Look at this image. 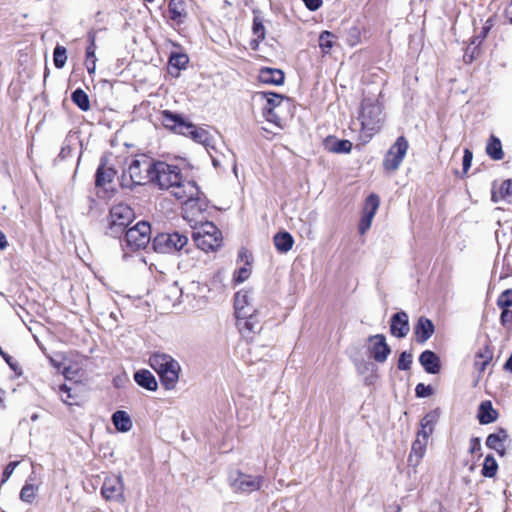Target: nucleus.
<instances>
[{"label":"nucleus","mask_w":512,"mask_h":512,"mask_svg":"<svg viewBox=\"0 0 512 512\" xmlns=\"http://www.w3.org/2000/svg\"><path fill=\"white\" fill-rule=\"evenodd\" d=\"M335 35L330 31H323L319 36V47L327 54L334 45Z\"/></svg>","instance_id":"40"},{"label":"nucleus","mask_w":512,"mask_h":512,"mask_svg":"<svg viewBox=\"0 0 512 512\" xmlns=\"http://www.w3.org/2000/svg\"><path fill=\"white\" fill-rule=\"evenodd\" d=\"M439 418L438 411H430L427 413L420 422L421 429L418 431V435L422 436V438H429V436L433 433L435 424L437 423Z\"/></svg>","instance_id":"22"},{"label":"nucleus","mask_w":512,"mask_h":512,"mask_svg":"<svg viewBox=\"0 0 512 512\" xmlns=\"http://www.w3.org/2000/svg\"><path fill=\"white\" fill-rule=\"evenodd\" d=\"M171 193L184 204L185 218L192 222L196 213H201L205 203L199 198V188L193 181H185L183 177L180 182L170 189Z\"/></svg>","instance_id":"2"},{"label":"nucleus","mask_w":512,"mask_h":512,"mask_svg":"<svg viewBox=\"0 0 512 512\" xmlns=\"http://www.w3.org/2000/svg\"><path fill=\"white\" fill-rule=\"evenodd\" d=\"M263 114L269 122L278 125L281 121V118L277 115V113H275V110H272L270 107L263 108Z\"/></svg>","instance_id":"50"},{"label":"nucleus","mask_w":512,"mask_h":512,"mask_svg":"<svg viewBox=\"0 0 512 512\" xmlns=\"http://www.w3.org/2000/svg\"><path fill=\"white\" fill-rule=\"evenodd\" d=\"M61 154H66L65 148H62Z\"/></svg>","instance_id":"63"},{"label":"nucleus","mask_w":512,"mask_h":512,"mask_svg":"<svg viewBox=\"0 0 512 512\" xmlns=\"http://www.w3.org/2000/svg\"><path fill=\"white\" fill-rule=\"evenodd\" d=\"M125 241L132 249L145 248L151 240V227L145 221L138 222L135 226L125 231Z\"/></svg>","instance_id":"9"},{"label":"nucleus","mask_w":512,"mask_h":512,"mask_svg":"<svg viewBox=\"0 0 512 512\" xmlns=\"http://www.w3.org/2000/svg\"><path fill=\"white\" fill-rule=\"evenodd\" d=\"M53 61L56 68H63L67 61V51L66 48L60 45H57L53 52Z\"/></svg>","instance_id":"41"},{"label":"nucleus","mask_w":512,"mask_h":512,"mask_svg":"<svg viewBox=\"0 0 512 512\" xmlns=\"http://www.w3.org/2000/svg\"><path fill=\"white\" fill-rule=\"evenodd\" d=\"M419 362L427 373L436 374L440 370V359L431 350H425L419 356Z\"/></svg>","instance_id":"20"},{"label":"nucleus","mask_w":512,"mask_h":512,"mask_svg":"<svg viewBox=\"0 0 512 512\" xmlns=\"http://www.w3.org/2000/svg\"><path fill=\"white\" fill-rule=\"evenodd\" d=\"M412 353L403 351L398 360V369L400 370H409L412 364Z\"/></svg>","instance_id":"46"},{"label":"nucleus","mask_w":512,"mask_h":512,"mask_svg":"<svg viewBox=\"0 0 512 512\" xmlns=\"http://www.w3.org/2000/svg\"><path fill=\"white\" fill-rule=\"evenodd\" d=\"M257 97L261 101H265L263 108L270 107L272 110H275L284 99L282 95L271 92H260L257 94Z\"/></svg>","instance_id":"37"},{"label":"nucleus","mask_w":512,"mask_h":512,"mask_svg":"<svg viewBox=\"0 0 512 512\" xmlns=\"http://www.w3.org/2000/svg\"><path fill=\"white\" fill-rule=\"evenodd\" d=\"M192 227L194 229L193 240L201 250L205 252L214 251L221 246V232L212 222H198L195 220Z\"/></svg>","instance_id":"3"},{"label":"nucleus","mask_w":512,"mask_h":512,"mask_svg":"<svg viewBox=\"0 0 512 512\" xmlns=\"http://www.w3.org/2000/svg\"><path fill=\"white\" fill-rule=\"evenodd\" d=\"M182 177L181 169L163 161H154L151 182L160 189L169 190L180 182Z\"/></svg>","instance_id":"5"},{"label":"nucleus","mask_w":512,"mask_h":512,"mask_svg":"<svg viewBox=\"0 0 512 512\" xmlns=\"http://www.w3.org/2000/svg\"><path fill=\"white\" fill-rule=\"evenodd\" d=\"M362 129L372 136L381 128L383 121L382 107L377 100L365 98L361 104V112L359 116Z\"/></svg>","instance_id":"4"},{"label":"nucleus","mask_w":512,"mask_h":512,"mask_svg":"<svg viewBox=\"0 0 512 512\" xmlns=\"http://www.w3.org/2000/svg\"><path fill=\"white\" fill-rule=\"evenodd\" d=\"M179 372L180 365L174 360V362L168 366V370L160 376L162 385L168 390L173 389L178 382Z\"/></svg>","instance_id":"21"},{"label":"nucleus","mask_w":512,"mask_h":512,"mask_svg":"<svg viewBox=\"0 0 512 512\" xmlns=\"http://www.w3.org/2000/svg\"><path fill=\"white\" fill-rule=\"evenodd\" d=\"M90 45L86 49V68L89 74L94 73L96 68L95 36L89 34Z\"/></svg>","instance_id":"36"},{"label":"nucleus","mask_w":512,"mask_h":512,"mask_svg":"<svg viewBox=\"0 0 512 512\" xmlns=\"http://www.w3.org/2000/svg\"><path fill=\"white\" fill-rule=\"evenodd\" d=\"M427 443V438H422V436L417 434V438L412 444L411 453L409 456L410 463L413 465H417L419 463L420 459L425 454Z\"/></svg>","instance_id":"27"},{"label":"nucleus","mask_w":512,"mask_h":512,"mask_svg":"<svg viewBox=\"0 0 512 512\" xmlns=\"http://www.w3.org/2000/svg\"><path fill=\"white\" fill-rule=\"evenodd\" d=\"M134 380L139 386H141L149 391L157 390L158 384H157L156 378L148 370L142 369V370L137 371L134 374Z\"/></svg>","instance_id":"26"},{"label":"nucleus","mask_w":512,"mask_h":512,"mask_svg":"<svg viewBox=\"0 0 512 512\" xmlns=\"http://www.w3.org/2000/svg\"><path fill=\"white\" fill-rule=\"evenodd\" d=\"M115 175L116 171L112 167H108L104 159H101V163L95 175L96 187L107 190V186L113 182Z\"/></svg>","instance_id":"19"},{"label":"nucleus","mask_w":512,"mask_h":512,"mask_svg":"<svg viewBox=\"0 0 512 512\" xmlns=\"http://www.w3.org/2000/svg\"><path fill=\"white\" fill-rule=\"evenodd\" d=\"M134 218L133 210L126 204L114 205L110 210L109 229L112 235L125 230Z\"/></svg>","instance_id":"11"},{"label":"nucleus","mask_w":512,"mask_h":512,"mask_svg":"<svg viewBox=\"0 0 512 512\" xmlns=\"http://www.w3.org/2000/svg\"><path fill=\"white\" fill-rule=\"evenodd\" d=\"M415 392L418 397H428L432 394V388L429 385L419 383L415 388Z\"/></svg>","instance_id":"51"},{"label":"nucleus","mask_w":512,"mask_h":512,"mask_svg":"<svg viewBox=\"0 0 512 512\" xmlns=\"http://www.w3.org/2000/svg\"><path fill=\"white\" fill-rule=\"evenodd\" d=\"M497 416L498 413L490 401H484L480 404L477 417L481 424H490L496 421Z\"/></svg>","instance_id":"28"},{"label":"nucleus","mask_w":512,"mask_h":512,"mask_svg":"<svg viewBox=\"0 0 512 512\" xmlns=\"http://www.w3.org/2000/svg\"><path fill=\"white\" fill-rule=\"evenodd\" d=\"M188 244V238L178 232L158 234L152 241L154 251L158 253H175Z\"/></svg>","instance_id":"8"},{"label":"nucleus","mask_w":512,"mask_h":512,"mask_svg":"<svg viewBox=\"0 0 512 512\" xmlns=\"http://www.w3.org/2000/svg\"><path fill=\"white\" fill-rule=\"evenodd\" d=\"M274 245L280 253H287L292 249L294 239L288 232H279L273 237Z\"/></svg>","instance_id":"33"},{"label":"nucleus","mask_w":512,"mask_h":512,"mask_svg":"<svg viewBox=\"0 0 512 512\" xmlns=\"http://www.w3.org/2000/svg\"><path fill=\"white\" fill-rule=\"evenodd\" d=\"M252 29L253 33L259 40H263L265 38V28L259 17H254Z\"/></svg>","instance_id":"47"},{"label":"nucleus","mask_w":512,"mask_h":512,"mask_svg":"<svg viewBox=\"0 0 512 512\" xmlns=\"http://www.w3.org/2000/svg\"><path fill=\"white\" fill-rule=\"evenodd\" d=\"M59 396L61 398V401L65 404L71 405L70 399H72L71 395V389L66 385L62 384L59 386Z\"/></svg>","instance_id":"48"},{"label":"nucleus","mask_w":512,"mask_h":512,"mask_svg":"<svg viewBox=\"0 0 512 512\" xmlns=\"http://www.w3.org/2000/svg\"><path fill=\"white\" fill-rule=\"evenodd\" d=\"M153 159L141 155L131 161L127 173L131 184L144 185L152 180Z\"/></svg>","instance_id":"7"},{"label":"nucleus","mask_w":512,"mask_h":512,"mask_svg":"<svg viewBox=\"0 0 512 512\" xmlns=\"http://www.w3.org/2000/svg\"><path fill=\"white\" fill-rule=\"evenodd\" d=\"M481 450V443L479 438H472L470 440V453H476Z\"/></svg>","instance_id":"56"},{"label":"nucleus","mask_w":512,"mask_h":512,"mask_svg":"<svg viewBox=\"0 0 512 512\" xmlns=\"http://www.w3.org/2000/svg\"><path fill=\"white\" fill-rule=\"evenodd\" d=\"M472 159H473V154L472 152L469 150V149H465L464 150V155H463V172L466 174L469 170V168L471 167V162H472Z\"/></svg>","instance_id":"52"},{"label":"nucleus","mask_w":512,"mask_h":512,"mask_svg":"<svg viewBox=\"0 0 512 512\" xmlns=\"http://www.w3.org/2000/svg\"><path fill=\"white\" fill-rule=\"evenodd\" d=\"M410 331L409 317L404 311L392 315L390 323V332L397 338H404Z\"/></svg>","instance_id":"16"},{"label":"nucleus","mask_w":512,"mask_h":512,"mask_svg":"<svg viewBox=\"0 0 512 512\" xmlns=\"http://www.w3.org/2000/svg\"><path fill=\"white\" fill-rule=\"evenodd\" d=\"M19 465V462L18 461H12L10 462L4 469L3 471V475H2V480H1V484L5 483L6 481H8V479L11 477V475L13 474L14 470L16 469V467Z\"/></svg>","instance_id":"49"},{"label":"nucleus","mask_w":512,"mask_h":512,"mask_svg":"<svg viewBox=\"0 0 512 512\" xmlns=\"http://www.w3.org/2000/svg\"><path fill=\"white\" fill-rule=\"evenodd\" d=\"M0 355L3 357V358H6V353L2 350V348L0 347Z\"/></svg>","instance_id":"61"},{"label":"nucleus","mask_w":512,"mask_h":512,"mask_svg":"<svg viewBox=\"0 0 512 512\" xmlns=\"http://www.w3.org/2000/svg\"><path fill=\"white\" fill-rule=\"evenodd\" d=\"M435 331L433 322L425 316L418 318L414 325V336L415 340L419 344H424L428 339L431 338Z\"/></svg>","instance_id":"17"},{"label":"nucleus","mask_w":512,"mask_h":512,"mask_svg":"<svg viewBox=\"0 0 512 512\" xmlns=\"http://www.w3.org/2000/svg\"><path fill=\"white\" fill-rule=\"evenodd\" d=\"M264 478L258 475H250L234 470L229 473L228 483L235 493H252L258 491L263 484Z\"/></svg>","instance_id":"6"},{"label":"nucleus","mask_w":512,"mask_h":512,"mask_svg":"<svg viewBox=\"0 0 512 512\" xmlns=\"http://www.w3.org/2000/svg\"><path fill=\"white\" fill-rule=\"evenodd\" d=\"M505 14L507 17H509V21L512 24V0H511V3L506 8Z\"/></svg>","instance_id":"58"},{"label":"nucleus","mask_w":512,"mask_h":512,"mask_svg":"<svg viewBox=\"0 0 512 512\" xmlns=\"http://www.w3.org/2000/svg\"><path fill=\"white\" fill-rule=\"evenodd\" d=\"M169 16L173 21L182 23L187 16L183 0H170L168 4Z\"/></svg>","instance_id":"29"},{"label":"nucleus","mask_w":512,"mask_h":512,"mask_svg":"<svg viewBox=\"0 0 512 512\" xmlns=\"http://www.w3.org/2000/svg\"><path fill=\"white\" fill-rule=\"evenodd\" d=\"M504 368L510 372H512V355L506 361Z\"/></svg>","instance_id":"60"},{"label":"nucleus","mask_w":512,"mask_h":512,"mask_svg":"<svg viewBox=\"0 0 512 512\" xmlns=\"http://www.w3.org/2000/svg\"><path fill=\"white\" fill-rule=\"evenodd\" d=\"M497 305L501 309H508L512 306V289L503 291L497 299Z\"/></svg>","instance_id":"44"},{"label":"nucleus","mask_w":512,"mask_h":512,"mask_svg":"<svg viewBox=\"0 0 512 512\" xmlns=\"http://www.w3.org/2000/svg\"><path fill=\"white\" fill-rule=\"evenodd\" d=\"M500 321L503 326H507L512 323V311L509 309H502Z\"/></svg>","instance_id":"53"},{"label":"nucleus","mask_w":512,"mask_h":512,"mask_svg":"<svg viewBox=\"0 0 512 512\" xmlns=\"http://www.w3.org/2000/svg\"><path fill=\"white\" fill-rule=\"evenodd\" d=\"M161 122L162 124L169 129H172L180 134V124H186L187 122L178 115L174 114L168 110H164L161 112Z\"/></svg>","instance_id":"30"},{"label":"nucleus","mask_w":512,"mask_h":512,"mask_svg":"<svg viewBox=\"0 0 512 512\" xmlns=\"http://www.w3.org/2000/svg\"><path fill=\"white\" fill-rule=\"evenodd\" d=\"M380 199L376 194H371L367 197L364 213L359 225V232L364 234L372 224V220L375 216V213L379 207Z\"/></svg>","instance_id":"14"},{"label":"nucleus","mask_w":512,"mask_h":512,"mask_svg":"<svg viewBox=\"0 0 512 512\" xmlns=\"http://www.w3.org/2000/svg\"><path fill=\"white\" fill-rule=\"evenodd\" d=\"M507 434L504 430H500L498 433L490 434L486 439V446L490 449L495 450L501 456L504 455L505 447L504 440L506 439Z\"/></svg>","instance_id":"31"},{"label":"nucleus","mask_w":512,"mask_h":512,"mask_svg":"<svg viewBox=\"0 0 512 512\" xmlns=\"http://www.w3.org/2000/svg\"><path fill=\"white\" fill-rule=\"evenodd\" d=\"M170 355L155 353L150 359V366L158 373L159 377L168 370V366L174 362Z\"/></svg>","instance_id":"25"},{"label":"nucleus","mask_w":512,"mask_h":512,"mask_svg":"<svg viewBox=\"0 0 512 512\" xmlns=\"http://www.w3.org/2000/svg\"><path fill=\"white\" fill-rule=\"evenodd\" d=\"M303 2L311 11H316L322 5V0H303Z\"/></svg>","instance_id":"55"},{"label":"nucleus","mask_w":512,"mask_h":512,"mask_svg":"<svg viewBox=\"0 0 512 512\" xmlns=\"http://www.w3.org/2000/svg\"><path fill=\"white\" fill-rule=\"evenodd\" d=\"M7 246H8V242H7L6 236L2 231H0V249L4 250Z\"/></svg>","instance_id":"57"},{"label":"nucleus","mask_w":512,"mask_h":512,"mask_svg":"<svg viewBox=\"0 0 512 512\" xmlns=\"http://www.w3.org/2000/svg\"><path fill=\"white\" fill-rule=\"evenodd\" d=\"M4 360L7 362V364H8L12 369H15V366H14V360H13V358H12L10 355H8V354L6 353V358H4Z\"/></svg>","instance_id":"59"},{"label":"nucleus","mask_w":512,"mask_h":512,"mask_svg":"<svg viewBox=\"0 0 512 512\" xmlns=\"http://www.w3.org/2000/svg\"><path fill=\"white\" fill-rule=\"evenodd\" d=\"M71 99L74 104H76L82 111H88L90 109V100L86 92L82 89H76L72 95Z\"/></svg>","instance_id":"38"},{"label":"nucleus","mask_w":512,"mask_h":512,"mask_svg":"<svg viewBox=\"0 0 512 512\" xmlns=\"http://www.w3.org/2000/svg\"><path fill=\"white\" fill-rule=\"evenodd\" d=\"M369 342L372 343L369 351L373 359L379 363L385 362L391 353V348L386 343L385 336L383 334L372 335L369 337Z\"/></svg>","instance_id":"13"},{"label":"nucleus","mask_w":512,"mask_h":512,"mask_svg":"<svg viewBox=\"0 0 512 512\" xmlns=\"http://www.w3.org/2000/svg\"><path fill=\"white\" fill-rule=\"evenodd\" d=\"M234 308L238 329L244 337L249 338L261 331L262 325L256 318L257 310L249 291L241 290L235 294Z\"/></svg>","instance_id":"1"},{"label":"nucleus","mask_w":512,"mask_h":512,"mask_svg":"<svg viewBox=\"0 0 512 512\" xmlns=\"http://www.w3.org/2000/svg\"><path fill=\"white\" fill-rule=\"evenodd\" d=\"M325 148L332 153H349L352 149V143L346 139H337L335 137H328L324 142Z\"/></svg>","instance_id":"24"},{"label":"nucleus","mask_w":512,"mask_h":512,"mask_svg":"<svg viewBox=\"0 0 512 512\" xmlns=\"http://www.w3.org/2000/svg\"><path fill=\"white\" fill-rule=\"evenodd\" d=\"M250 275V271L249 269L245 268V267H242L240 268L236 275H235V280L238 282V283H242L244 282Z\"/></svg>","instance_id":"54"},{"label":"nucleus","mask_w":512,"mask_h":512,"mask_svg":"<svg viewBox=\"0 0 512 512\" xmlns=\"http://www.w3.org/2000/svg\"><path fill=\"white\" fill-rule=\"evenodd\" d=\"M486 152L490 158L494 160H501L504 157L501 141L494 135H492L489 139V142L486 146Z\"/></svg>","instance_id":"35"},{"label":"nucleus","mask_w":512,"mask_h":512,"mask_svg":"<svg viewBox=\"0 0 512 512\" xmlns=\"http://www.w3.org/2000/svg\"><path fill=\"white\" fill-rule=\"evenodd\" d=\"M492 358H493V352L489 349L488 346H484L483 348H480L479 351L475 355V361H474L475 369L479 373L484 372L487 365L492 360Z\"/></svg>","instance_id":"32"},{"label":"nucleus","mask_w":512,"mask_h":512,"mask_svg":"<svg viewBox=\"0 0 512 512\" xmlns=\"http://www.w3.org/2000/svg\"><path fill=\"white\" fill-rule=\"evenodd\" d=\"M180 134L190 136L195 142L210 146L211 137L203 128L196 127L192 123L180 124Z\"/></svg>","instance_id":"18"},{"label":"nucleus","mask_w":512,"mask_h":512,"mask_svg":"<svg viewBox=\"0 0 512 512\" xmlns=\"http://www.w3.org/2000/svg\"><path fill=\"white\" fill-rule=\"evenodd\" d=\"M2 403H3V400H2V398L0 397V406L2 405Z\"/></svg>","instance_id":"64"},{"label":"nucleus","mask_w":512,"mask_h":512,"mask_svg":"<svg viewBox=\"0 0 512 512\" xmlns=\"http://www.w3.org/2000/svg\"><path fill=\"white\" fill-rule=\"evenodd\" d=\"M124 484L120 475H112L105 478L101 488L103 497L107 500H123Z\"/></svg>","instance_id":"12"},{"label":"nucleus","mask_w":512,"mask_h":512,"mask_svg":"<svg viewBox=\"0 0 512 512\" xmlns=\"http://www.w3.org/2000/svg\"><path fill=\"white\" fill-rule=\"evenodd\" d=\"M491 200L494 203L505 201L512 204V180L506 179L500 184L493 181L491 189Z\"/></svg>","instance_id":"15"},{"label":"nucleus","mask_w":512,"mask_h":512,"mask_svg":"<svg viewBox=\"0 0 512 512\" xmlns=\"http://www.w3.org/2000/svg\"><path fill=\"white\" fill-rule=\"evenodd\" d=\"M284 78V73L280 69L263 68L259 73V80L265 84L281 85Z\"/></svg>","instance_id":"23"},{"label":"nucleus","mask_w":512,"mask_h":512,"mask_svg":"<svg viewBox=\"0 0 512 512\" xmlns=\"http://www.w3.org/2000/svg\"><path fill=\"white\" fill-rule=\"evenodd\" d=\"M493 25H494L493 19L492 18L487 19L484 26L482 27L480 34L472 40V44L480 45L482 43V41L487 37V35H488L489 31L491 30V28L493 27Z\"/></svg>","instance_id":"45"},{"label":"nucleus","mask_w":512,"mask_h":512,"mask_svg":"<svg viewBox=\"0 0 512 512\" xmlns=\"http://www.w3.org/2000/svg\"><path fill=\"white\" fill-rule=\"evenodd\" d=\"M36 489L33 484L26 483L20 491V499L25 503H32L36 496Z\"/></svg>","instance_id":"42"},{"label":"nucleus","mask_w":512,"mask_h":512,"mask_svg":"<svg viewBox=\"0 0 512 512\" xmlns=\"http://www.w3.org/2000/svg\"><path fill=\"white\" fill-rule=\"evenodd\" d=\"M112 422L120 432H128L132 428L130 416L122 410H118L112 415Z\"/></svg>","instance_id":"34"},{"label":"nucleus","mask_w":512,"mask_h":512,"mask_svg":"<svg viewBox=\"0 0 512 512\" xmlns=\"http://www.w3.org/2000/svg\"><path fill=\"white\" fill-rule=\"evenodd\" d=\"M498 471V464L495 458L492 455H487L485 457L483 467H482V475L484 477L493 478Z\"/></svg>","instance_id":"39"},{"label":"nucleus","mask_w":512,"mask_h":512,"mask_svg":"<svg viewBox=\"0 0 512 512\" xmlns=\"http://www.w3.org/2000/svg\"><path fill=\"white\" fill-rule=\"evenodd\" d=\"M408 148L409 144L407 139L404 136L398 137L384 157V169L390 172L398 170L407 154Z\"/></svg>","instance_id":"10"},{"label":"nucleus","mask_w":512,"mask_h":512,"mask_svg":"<svg viewBox=\"0 0 512 512\" xmlns=\"http://www.w3.org/2000/svg\"><path fill=\"white\" fill-rule=\"evenodd\" d=\"M61 154H66L65 148H62Z\"/></svg>","instance_id":"62"},{"label":"nucleus","mask_w":512,"mask_h":512,"mask_svg":"<svg viewBox=\"0 0 512 512\" xmlns=\"http://www.w3.org/2000/svg\"><path fill=\"white\" fill-rule=\"evenodd\" d=\"M188 63V57L185 54L173 53L169 58V64L172 67L183 69Z\"/></svg>","instance_id":"43"}]
</instances>
